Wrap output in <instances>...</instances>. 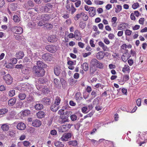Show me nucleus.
I'll return each instance as SVG.
<instances>
[{
    "instance_id": "38",
    "label": "nucleus",
    "mask_w": 147,
    "mask_h": 147,
    "mask_svg": "<svg viewBox=\"0 0 147 147\" xmlns=\"http://www.w3.org/2000/svg\"><path fill=\"white\" fill-rule=\"evenodd\" d=\"M17 5L15 3H12L10 4L9 5V7L13 11H15L16 10L17 7Z\"/></svg>"
},
{
    "instance_id": "40",
    "label": "nucleus",
    "mask_w": 147,
    "mask_h": 147,
    "mask_svg": "<svg viewBox=\"0 0 147 147\" xmlns=\"http://www.w3.org/2000/svg\"><path fill=\"white\" fill-rule=\"evenodd\" d=\"M45 27L47 29L51 30L52 28L53 25L52 24L48 23L45 24Z\"/></svg>"
},
{
    "instance_id": "44",
    "label": "nucleus",
    "mask_w": 147,
    "mask_h": 147,
    "mask_svg": "<svg viewBox=\"0 0 147 147\" xmlns=\"http://www.w3.org/2000/svg\"><path fill=\"white\" fill-rule=\"evenodd\" d=\"M68 144L69 145H71L73 146H76L77 145L78 143L76 141L74 140L69 142Z\"/></svg>"
},
{
    "instance_id": "4",
    "label": "nucleus",
    "mask_w": 147,
    "mask_h": 147,
    "mask_svg": "<svg viewBox=\"0 0 147 147\" xmlns=\"http://www.w3.org/2000/svg\"><path fill=\"white\" fill-rule=\"evenodd\" d=\"M45 48L49 52L54 53L57 51L58 47L55 45H49L46 46Z\"/></svg>"
},
{
    "instance_id": "29",
    "label": "nucleus",
    "mask_w": 147,
    "mask_h": 147,
    "mask_svg": "<svg viewBox=\"0 0 147 147\" xmlns=\"http://www.w3.org/2000/svg\"><path fill=\"white\" fill-rule=\"evenodd\" d=\"M54 144L57 147H63L64 145L62 144V142L59 141H55L54 142Z\"/></svg>"
},
{
    "instance_id": "55",
    "label": "nucleus",
    "mask_w": 147,
    "mask_h": 147,
    "mask_svg": "<svg viewBox=\"0 0 147 147\" xmlns=\"http://www.w3.org/2000/svg\"><path fill=\"white\" fill-rule=\"evenodd\" d=\"M132 31L130 30L127 29L125 32V34L127 36H130L131 34Z\"/></svg>"
},
{
    "instance_id": "24",
    "label": "nucleus",
    "mask_w": 147,
    "mask_h": 147,
    "mask_svg": "<svg viewBox=\"0 0 147 147\" xmlns=\"http://www.w3.org/2000/svg\"><path fill=\"white\" fill-rule=\"evenodd\" d=\"M35 109L37 110H42L43 108V105L40 103L36 104L34 106Z\"/></svg>"
},
{
    "instance_id": "34",
    "label": "nucleus",
    "mask_w": 147,
    "mask_h": 147,
    "mask_svg": "<svg viewBox=\"0 0 147 147\" xmlns=\"http://www.w3.org/2000/svg\"><path fill=\"white\" fill-rule=\"evenodd\" d=\"M16 99L15 98H13L10 99L8 101L9 105L11 106L13 105L16 103Z\"/></svg>"
},
{
    "instance_id": "48",
    "label": "nucleus",
    "mask_w": 147,
    "mask_h": 147,
    "mask_svg": "<svg viewBox=\"0 0 147 147\" xmlns=\"http://www.w3.org/2000/svg\"><path fill=\"white\" fill-rule=\"evenodd\" d=\"M38 25L39 26H41L45 25V22L42 19L39 21L38 23Z\"/></svg>"
},
{
    "instance_id": "19",
    "label": "nucleus",
    "mask_w": 147,
    "mask_h": 147,
    "mask_svg": "<svg viewBox=\"0 0 147 147\" xmlns=\"http://www.w3.org/2000/svg\"><path fill=\"white\" fill-rule=\"evenodd\" d=\"M47 39L49 42H53L57 40V38L55 35H51Z\"/></svg>"
},
{
    "instance_id": "28",
    "label": "nucleus",
    "mask_w": 147,
    "mask_h": 147,
    "mask_svg": "<svg viewBox=\"0 0 147 147\" xmlns=\"http://www.w3.org/2000/svg\"><path fill=\"white\" fill-rule=\"evenodd\" d=\"M26 94L24 93H19L18 96L19 99L21 100H23L26 97Z\"/></svg>"
},
{
    "instance_id": "60",
    "label": "nucleus",
    "mask_w": 147,
    "mask_h": 147,
    "mask_svg": "<svg viewBox=\"0 0 147 147\" xmlns=\"http://www.w3.org/2000/svg\"><path fill=\"white\" fill-rule=\"evenodd\" d=\"M91 95L92 96V98H94L96 96L97 94L96 92V91L94 90H93L92 91Z\"/></svg>"
},
{
    "instance_id": "26",
    "label": "nucleus",
    "mask_w": 147,
    "mask_h": 147,
    "mask_svg": "<svg viewBox=\"0 0 147 147\" xmlns=\"http://www.w3.org/2000/svg\"><path fill=\"white\" fill-rule=\"evenodd\" d=\"M36 115L38 118H41L45 117V114L43 111H41L38 112L37 113Z\"/></svg>"
},
{
    "instance_id": "11",
    "label": "nucleus",
    "mask_w": 147,
    "mask_h": 147,
    "mask_svg": "<svg viewBox=\"0 0 147 147\" xmlns=\"http://www.w3.org/2000/svg\"><path fill=\"white\" fill-rule=\"evenodd\" d=\"M90 16L91 17L94 16L96 13V8L94 7H90V10L89 11Z\"/></svg>"
},
{
    "instance_id": "27",
    "label": "nucleus",
    "mask_w": 147,
    "mask_h": 147,
    "mask_svg": "<svg viewBox=\"0 0 147 147\" xmlns=\"http://www.w3.org/2000/svg\"><path fill=\"white\" fill-rule=\"evenodd\" d=\"M54 82L55 84V86L56 87H60L61 84L59 80L55 78L54 80Z\"/></svg>"
},
{
    "instance_id": "1",
    "label": "nucleus",
    "mask_w": 147,
    "mask_h": 147,
    "mask_svg": "<svg viewBox=\"0 0 147 147\" xmlns=\"http://www.w3.org/2000/svg\"><path fill=\"white\" fill-rule=\"evenodd\" d=\"M32 72L34 76L37 77H42L45 74V70L44 69L37 68L36 67H33Z\"/></svg>"
},
{
    "instance_id": "14",
    "label": "nucleus",
    "mask_w": 147,
    "mask_h": 147,
    "mask_svg": "<svg viewBox=\"0 0 147 147\" xmlns=\"http://www.w3.org/2000/svg\"><path fill=\"white\" fill-rule=\"evenodd\" d=\"M26 124L23 122H20L18 123L17 125V128L21 130H24L26 128Z\"/></svg>"
},
{
    "instance_id": "17",
    "label": "nucleus",
    "mask_w": 147,
    "mask_h": 147,
    "mask_svg": "<svg viewBox=\"0 0 147 147\" xmlns=\"http://www.w3.org/2000/svg\"><path fill=\"white\" fill-rule=\"evenodd\" d=\"M59 108V105L53 103L50 107L51 110L53 112H56Z\"/></svg>"
},
{
    "instance_id": "59",
    "label": "nucleus",
    "mask_w": 147,
    "mask_h": 147,
    "mask_svg": "<svg viewBox=\"0 0 147 147\" xmlns=\"http://www.w3.org/2000/svg\"><path fill=\"white\" fill-rule=\"evenodd\" d=\"M82 111L83 113H87V111L88 109V108L86 107H83L82 108Z\"/></svg>"
},
{
    "instance_id": "20",
    "label": "nucleus",
    "mask_w": 147,
    "mask_h": 147,
    "mask_svg": "<svg viewBox=\"0 0 147 147\" xmlns=\"http://www.w3.org/2000/svg\"><path fill=\"white\" fill-rule=\"evenodd\" d=\"M130 57L129 54L127 53H125L121 57V59L124 62H126Z\"/></svg>"
},
{
    "instance_id": "33",
    "label": "nucleus",
    "mask_w": 147,
    "mask_h": 147,
    "mask_svg": "<svg viewBox=\"0 0 147 147\" xmlns=\"http://www.w3.org/2000/svg\"><path fill=\"white\" fill-rule=\"evenodd\" d=\"M96 68L90 65V74L91 75L93 74L96 71Z\"/></svg>"
},
{
    "instance_id": "49",
    "label": "nucleus",
    "mask_w": 147,
    "mask_h": 147,
    "mask_svg": "<svg viewBox=\"0 0 147 147\" xmlns=\"http://www.w3.org/2000/svg\"><path fill=\"white\" fill-rule=\"evenodd\" d=\"M7 111L8 110L6 108L1 109H0V115L4 114L7 113Z\"/></svg>"
},
{
    "instance_id": "46",
    "label": "nucleus",
    "mask_w": 147,
    "mask_h": 147,
    "mask_svg": "<svg viewBox=\"0 0 147 147\" xmlns=\"http://www.w3.org/2000/svg\"><path fill=\"white\" fill-rule=\"evenodd\" d=\"M122 9V6L120 5H117V8L115 9V12L118 13Z\"/></svg>"
},
{
    "instance_id": "31",
    "label": "nucleus",
    "mask_w": 147,
    "mask_h": 147,
    "mask_svg": "<svg viewBox=\"0 0 147 147\" xmlns=\"http://www.w3.org/2000/svg\"><path fill=\"white\" fill-rule=\"evenodd\" d=\"M81 67L85 71H86L88 69V65L87 63H84L81 65Z\"/></svg>"
},
{
    "instance_id": "54",
    "label": "nucleus",
    "mask_w": 147,
    "mask_h": 147,
    "mask_svg": "<svg viewBox=\"0 0 147 147\" xmlns=\"http://www.w3.org/2000/svg\"><path fill=\"white\" fill-rule=\"evenodd\" d=\"M70 118L72 121H74L77 119V117L76 115L73 114L71 115Z\"/></svg>"
},
{
    "instance_id": "47",
    "label": "nucleus",
    "mask_w": 147,
    "mask_h": 147,
    "mask_svg": "<svg viewBox=\"0 0 147 147\" xmlns=\"http://www.w3.org/2000/svg\"><path fill=\"white\" fill-rule=\"evenodd\" d=\"M74 37L78 40H80L82 39V37L80 34H76L75 35H74Z\"/></svg>"
},
{
    "instance_id": "57",
    "label": "nucleus",
    "mask_w": 147,
    "mask_h": 147,
    "mask_svg": "<svg viewBox=\"0 0 147 147\" xmlns=\"http://www.w3.org/2000/svg\"><path fill=\"white\" fill-rule=\"evenodd\" d=\"M17 59L16 58H12L11 60L10 63L12 64H15L17 62Z\"/></svg>"
},
{
    "instance_id": "52",
    "label": "nucleus",
    "mask_w": 147,
    "mask_h": 147,
    "mask_svg": "<svg viewBox=\"0 0 147 147\" xmlns=\"http://www.w3.org/2000/svg\"><path fill=\"white\" fill-rule=\"evenodd\" d=\"M129 76L128 75H125L123 76V82H126L129 80Z\"/></svg>"
},
{
    "instance_id": "21",
    "label": "nucleus",
    "mask_w": 147,
    "mask_h": 147,
    "mask_svg": "<svg viewBox=\"0 0 147 147\" xmlns=\"http://www.w3.org/2000/svg\"><path fill=\"white\" fill-rule=\"evenodd\" d=\"M42 19L45 21H49L51 19V17L49 15L47 14H42L41 15Z\"/></svg>"
},
{
    "instance_id": "50",
    "label": "nucleus",
    "mask_w": 147,
    "mask_h": 147,
    "mask_svg": "<svg viewBox=\"0 0 147 147\" xmlns=\"http://www.w3.org/2000/svg\"><path fill=\"white\" fill-rule=\"evenodd\" d=\"M13 19L14 22H18L20 20V18L17 15H14L13 16Z\"/></svg>"
},
{
    "instance_id": "37",
    "label": "nucleus",
    "mask_w": 147,
    "mask_h": 147,
    "mask_svg": "<svg viewBox=\"0 0 147 147\" xmlns=\"http://www.w3.org/2000/svg\"><path fill=\"white\" fill-rule=\"evenodd\" d=\"M80 96V93L79 92H78L75 95V98L76 100L78 101H79L81 100L82 97Z\"/></svg>"
},
{
    "instance_id": "25",
    "label": "nucleus",
    "mask_w": 147,
    "mask_h": 147,
    "mask_svg": "<svg viewBox=\"0 0 147 147\" xmlns=\"http://www.w3.org/2000/svg\"><path fill=\"white\" fill-rule=\"evenodd\" d=\"M104 57L103 53L102 51H100L97 53L96 55V57L98 59H102Z\"/></svg>"
},
{
    "instance_id": "3",
    "label": "nucleus",
    "mask_w": 147,
    "mask_h": 147,
    "mask_svg": "<svg viewBox=\"0 0 147 147\" xmlns=\"http://www.w3.org/2000/svg\"><path fill=\"white\" fill-rule=\"evenodd\" d=\"M70 113L71 111H66L65 113L60 116V122L61 123L63 124L68 121V118L69 116V114Z\"/></svg>"
},
{
    "instance_id": "32",
    "label": "nucleus",
    "mask_w": 147,
    "mask_h": 147,
    "mask_svg": "<svg viewBox=\"0 0 147 147\" xmlns=\"http://www.w3.org/2000/svg\"><path fill=\"white\" fill-rule=\"evenodd\" d=\"M54 73L57 76L59 75L61 72V70L59 67H56L54 69Z\"/></svg>"
},
{
    "instance_id": "5",
    "label": "nucleus",
    "mask_w": 147,
    "mask_h": 147,
    "mask_svg": "<svg viewBox=\"0 0 147 147\" xmlns=\"http://www.w3.org/2000/svg\"><path fill=\"white\" fill-rule=\"evenodd\" d=\"M3 78L7 84H11L12 82L13 78L9 74L3 76Z\"/></svg>"
},
{
    "instance_id": "61",
    "label": "nucleus",
    "mask_w": 147,
    "mask_h": 147,
    "mask_svg": "<svg viewBox=\"0 0 147 147\" xmlns=\"http://www.w3.org/2000/svg\"><path fill=\"white\" fill-rule=\"evenodd\" d=\"M23 144L25 146H28L29 145L30 143L28 141H25L23 142Z\"/></svg>"
},
{
    "instance_id": "63",
    "label": "nucleus",
    "mask_w": 147,
    "mask_h": 147,
    "mask_svg": "<svg viewBox=\"0 0 147 147\" xmlns=\"http://www.w3.org/2000/svg\"><path fill=\"white\" fill-rule=\"evenodd\" d=\"M99 103V100L98 98H95L93 101V104L95 105H98Z\"/></svg>"
},
{
    "instance_id": "6",
    "label": "nucleus",
    "mask_w": 147,
    "mask_h": 147,
    "mask_svg": "<svg viewBox=\"0 0 147 147\" xmlns=\"http://www.w3.org/2000/svg\"><path fill=\"white\" fill-rule=\"evenodd\" d=\"M42 57L45 61H49L52 60L53 57L51 54L46 53L42 55Z\"/></svg>"
},
{
    "instance_id": "2",
    "label": "nucleus",
    "mask_w": 147,
    "mask_h": 147,
    "mask_svg": "<svg viewBox=\"0 0 147 147\" xmlns=\"http://www.w3.org/2000/svg\"><path fill=\"white\" fill-rule=\"evenodd\" d=\"M90 63L91 65L96 68H98L101 69H103V64L95 59H92L91 60Z\"/></svg>"
},
{
    "instance_id": "45",
    "label": "nucleus",
    "mask_w": 147,
    "mask_h": 147,
    "mask_svg": "<svg viewBox=\"0 0 147 147\" xmlns=\"http://www.w3.org/2000/svg\"><path fill=\"white\" fill-rule=\"evenodd\" d=\"M15 90H10L8 93V94L9 96L12 97L15 94Z\"/></svg>"
},
{
    "instance_id": "42",
    "label": "nucleus",
    "mask_w": 147,
    "mask_h": 147,
    "mask_svg": "<svg viewBox=\"0 0 147 147\" xmlns=\"http://www.w3.org/2000/svg\"><path fill=\"white\" fill-rule=\"evenodd\" d=\"M30 111L28 110H26L22 112V114L23 116H27L30 114Z\"/></svg>"
},
{
    "instance_id": "58",
    "label": "nucleus",
    "mask_w": 147,
    "mask_h": 147,
    "mask_svg": "<svg viewBox=\"0 0 147 147\" xmlns=\"http://www.w3.org/2000/svg\"><path fill=\"white\" fill-rule=\"evenodd\" d=\"M139 6V3H134L132 5V7L134 9H137Z\"/></svg>"
},
{
    "instance_id": "64",
    "label": "nucleus",
    "mask_w": 147,
    "mask_h": 147,
    "mask_svg": "<svg viewBox=\"0 0 147 147\" xmlns=\"http://www.w3.org/2000/svg\"><path fill=\"white\" fill-rule=\"evenodd\" d=\"M39 11H40L41 12H43L44 11L45 12V6H39Z\"/></svg>"
},
{
    "instance_id": "22",
    "label": "nucleus",
    "mask_w": 147,
    "mask_h": 147,
    "mask_svg": "<svg viewBox=\"0 0 147 147\" xmlns=\"http://www.w3.org/2000/svg\"><path fill=\"white\" fill-rule=\"evenodd\" d=\"M58 131L60 133H63L67 131V128L65 125H61L58 127Z\"/></svg>"
},
{
    "instance_id": "30",
    "label": "nucleus",
    "mask_w": 147,
    "mask_h": 147,
    "mask_svg": "<svg viewBox=\"0 0 147 147\" xmlns=\"http://www.w3.org/2000/svg\"><path fill=\"white\" fill-rule=\"evenodd\" d=\"M47 81V80L46 78H40L38 80V82L41 84H44L46 83Z\"/></svg>"
},
{
    "instance_id": "16",
    "label": "nucleus",
    "mask_w": 147,
    "mask_h": 147,
    "mask_svg": "<svg viewBox=\"0 0 147 147\" xmlns=\"http://www.w3.org/2000/svg\"><path fill=\"white\" fill-rule=\"evenodd\" d=\"M41 124V122L38 119H36L33 121L32 125L33 126L36 127H39Z\"/></svg>"
},
{
    "instance_id": "13",
    "label": "nucleus",
    "mask_w": 147,
    "mask_h": 147,
    "mask_svg": "<svg viewBox=\"0 0 147 147\" xmlns=\"http://www.w3.org/2000/svg\"><path fill=\"white\" fill-rule=\"evenodd\" d=\"M53 5L50 3H48L45 6V12H47L53 11Z\"/></svg>"
},
{
    "instance_id": "51",
    "label": "nucleus",
    "mask_w": 147,
    "mask_h": 147,
    "mask_svg": "<svg viewBox=\"0 0 147 147\" xmlns=\"http://www.w3.org/2000/svg\"><path fill=\"white\" fill-rule=\"evenodd\" d=\"M86 26L85 23L82 21L80 22L79 24V26L82 29H83L85 28Z\"/></svg>"
},
{
    "instance_id": "10",
    "label": "nucleus",
    "mask_w": 147,
    "mask_h": 147,
    "mask_svg": "<svg viewBox=\"0 0 147 147\" xmlns=\"http://www.w3.org/2000/svg\"><path fill=\"white\" fill-rule=\"evenodd\" d=\"M13 30H14L13 32L15 33L18 34H20L22 33L23 32L22 28L20 27L14 26L13 27Z\"/></svg>"
},
{
    "instance_id": "62",
    "label": "nucleus",
    "mask_w": 147,
    "mask_h": 147,
    "mask_svg": "<svg viewBox=\"0 0 147 147\" xmlns=\"http://www.w3.org/2000/svg\"><path fill=\"white\" fill-rule=\"evenodd\" d=\"M96 5H102V4L104 2L103 1H100L96 0L94 1Z\"/></svg>"
},
{
    "instance_id": "8",
    "label": "nucleus",
    "mask_w": 147,
    "mask_h": 147,
    "mask_svg": "<svg viewBox=\"0 0 147 147\" xmlns=\"http://www.w3.org/2000/svg\"><path fill=\"white\" fill-rule=\"evenodd\" d=\"M34 3L32 1L29 0L25 3L24 5V7L26 9H30V8L34 7Z\"/></svg>"
},
{
    "instance_id": "35",
    "label": "nucleus",
    "mask_w": 147,
    "mask_h": 147,
    "mask_svg": "<svg viewBox=\"0 0 147 147\" xmlns=\"http://www.w3.org/2000/svg\"><path fill=\"white\" fill-rule=\"evenodd\" d=\"M129 67L128 65H125L122 70V71L123 72H129Z\"/></svg>"
},
{
    "instance_id": "7",
    "label": "nucleus",
    "mask_w": 147,
    "mask_h": 147,
    "mask_svg": "<svg viewBox=\"0 0 147 147\" xmlns=\"http://www.w3.org/2000/svg\"><path fill=\"white\" fill-rule=\"evenodd\" d=\"M52 99L45 97L43 98L41 100V102L44 105H49L51 103L52 101Z\"/></svg>"
},
{
    "instance_id": "36",
    "label": "nucleus",
    "mask_w": 147,
    "mask_h": 147,
    "mask_svg": "<svg viewBox=\"0 0 147 147\" xmlns=\"http://www.w3.org/2000/svg\"><path fill=\"white\" fill-rule=\"evenodd\" d=\"M9 126L7 124H4L1 127V129L4 131H7L8 130Z\"/></svg>"
},
{
    "instance_id": "39",
    "label": "nucleus",
    "mask_w": 147,
    "mask_h": 147,
    "mask_svg": "<svg viewBox=\"0 0 147 147\" xmlns=\"http://www.w3.org/2000/svg\"><path fill=\"white\" fill-rule=\"evenodd\" d=\"M82 14H83V12H82L80 13L77 14L74 17V19L76 20H78L82 16Z\"/></svg>"
},
{
    "instance_id": "18",
    "label": "nucleus",
    "mask_w": 147,
    "mask_h": 147,
    "mask_svg": "<svg viewBox=\"0 0 147 147\" xmlns=\"http://www.w3.org/2000/svg\"><path fill=\"white\" fill-rule=\"evenodd\" d=\"M24 56V53L21 51L17 52L16 54V57L18 59H22Z\"/></svg>"
},
{
    "instance_id": "23",
    "label": "nucleus",
    "mask_w": 147,
    "mask_h": 147,
    "mask_svg": "<svg viewBox=\"0 0 147 147\" xmlns=\"http://www.w3.org/2000/svg\"><path fill=\"white\" fill-rule=\"evenodd\" d=\"M98 45L100 47H102L104 51H105L108 50L109 48L106 46L101 41L99 42Z\"/></svg>"
},
{
    "instance_id": "9",
    "label": "nucleus",
    "mask_w": 147,
    "mask_h": 147,
    "mask_svg": "<svg viewBox=\"0 0 147 147\" xmlns=\"http://www.w3.org/2000/svg\"><path fill=\"white\" fill-rule=\"evenodd\" d=\"M37 65L34 66L33 67H36L37 68L40 69L46 68L47 67V65L45 64L42 61H38L37 62Z\"/></svg>"
},
{
    "instance_id": "12",
    "label": "nucleus",
    "mask_w": 147,
    "mask_h": 147,
    "mask_svg": "<svg viewBox=\"0 0 147 147\" xmlns=\"http://www.w3.org/2000/svg\"><path fill=\"white\" fill-rule=\"evenodd\" d=\"M15 67L17 69H21L22 70V73L24 74H26L28 72V70L27 69H25V70H24L25 68L24 67L22 64L16 65Z\"/></svg>"
},
{
    "instance_id": "15",
    "label": "nucleus",
    "mask_w": 147,
    "mask_h": 147,
    "mask_svg": "<svg viewBox=\"0 0 147 147\" xmlns=\"http://www.w3.org/2000/svg\"><path fill=\"white\" fill-rule=\"evenodd\" d=\"M71 137V134L70 133H68L65 135L62 136L61 138V140L63 141H66L68 140V139Z\"/></svg>"
},
{
    "instance_id": "53",
    "label": "nucleus",
    "mask_w": 147,
    "mask_h": 147,
    "mask_svg": "<svg viewBox=\"0 0 147 147\" xmlns=\"http://www.w3.org/2000/svg\"><path fill=\"white\" fill-rule=\"evenodd\" d=\"M83 14H82V18L85 21H87L88 19V16L83 12Z\"/></svg>"
},
{
    "instance_id": "41",
    "label": "nucleus",
    "mask_w": 147,
    "mask_h": 147,
    "mask_svg": "<svg viewBox=\"0 0 147 147\" xmlns=\"http://www.w3.org/2000/svg\"><path fill=\"white\" fill-rule=\"evenodd\" d=\"M61 100V99L59 97L57 96V97L54 100V103L57 105H59V104Z\"/></svg>"
},
{
    "instance_id": "56",
    "label": "nucleus",
    "mask_w": 147,
    "mask_h": 147,
    "mask_svg": "<svg viewBox=\"0 0 147 147\" xmlns=\"http://www.w3.org/2000/svg\"><path fill=\"white\" fill-rule=\"evenodd\" d=\"M71 13L73 14L76 11V9L74 7L72 4L71 5Z\"/></svg>"
},
{
    "instance_id": "43",
    "label": "nucleus",
    "mask_w": 147,
    "mask_h": 147,
    "mask_svg": "<svg viewBox=\"0 0 147 147\" xmlns=\"http://www.w3.org/2000/svg\"><path fill=\"white\" fill-rule=\"evenodd\" d=\"M124 24H125V25H126L127 24L126 23H123L120 24L117 27V29L118 30H121L123 29V27L125 28L126 27V26H125V25L123 26Z\"/></svg>"
}]
</instances>
